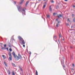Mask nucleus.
<instances>
[{
	"instance_id": "obj_11",
	"label": "nucleus",
	"mask_w": 75,
	"mask_h": 75,
	"mask_svg": "<svg viewBox=\"0 0 75 75\" xmlns=\"http://www.w3.org/2000/svg\"><path fill=\"white\" fill-rule=\"evenodd\" d=\"M46 2L45 3V4L44 5H43V8H45V6H46Z\"/></svg>"
},
{
	"instance_id": "obj_2",
	"label": "nucleus",
	"mask_w": 75,
	"mask_h": 75,
	"mask_svg": "<svg viewBox=\"0 0 75 75\" xmlns=\"http://www.w3.org/2000/svg\"><path fill=\"white\" fill-rule=\"evenodd\" d=\"M12 54L13 55V57H14V58L15 59L16 61H18V60L19 59H21L22 58V57L21 56V55L20 54H18V57L16 55V54H15V53L14 52H12Z\"/></svg>"
},
{
	"instance_id": "obj_13",
	"label": "nucleus",
	"mask_w": 75,
	"mask_h": 75,
	"mask_svg": "<svg viewBox=\"0 0 75 75\" xmlns=\"http://www.w3.org/2000/svg\"><path fill=\"white\" fill-rule=\"evenodd\" d=\"M28 2L27 1L26 3V4H25L26 6H27V4H28Z\"/></svg>"
},
{
	"instance_id": "obj_27",
	"label": "nucleus",
	"mask_w": 75,
	"mask_h": 75,
	"mask_svg": "<svg viewBox=\"0 0 75 75\" xmlns=\"http://www.w3.org/2000/svg\"><path fill=\"white\" fill-rule=\"evenodd\" d=\"M71 59H73V56H71Z\"/></svg>"
},
{
	"instance_id": "obj_26",
	"label": "nucleus",
	"mask_w": 75,
	"mask_h": 75,
	"mask_svg": "<svg viewBox=\"0 0 75 75\" xmlns=\"http://www.w3.org/2000/svg\"><path fill=\"white\" fill-rule=\"evenodd\" d=\"M29 53L30 55H31V52H30Z\"/></svg>"
},
{
	"instance_id": "obj_49",
	"label": "nucleus",
	"mask_w": 75,
	"mask_h": 75,
	"mask_svg": "<svg viewBox=\"0 0 75 75\" xmlns=\"http://www.w3.org/2000/svg\"><path fill=\"white\" fill-rule=\"evenodd\" d=\"M63 59H64V58L63 57Z\"/></svg>"
},
{
	"instance_id": "obj_48",
	"label": "nucleus",
	"mask_w": 75,
	"mask_h": 75,
	"mask_svg": "<svg viewBox=\"0 0 75 75\" xmlns=\"http://www.w3.org/2000/svg\"><path fill=\"white\" fill-rule=\"evenodd\" d=\"M30 57V56H29V57Z\"/></svg>"
},
{
	"instance_id": "obj_5",
	"label": "nucleus",
	"mask_w": 75,
	"mask_h": 75,
	"mask_svg": "<svg viewBox=\"0 0 75 75\" xmlns=\"http://www.w3.org/2000/svg\"><path fill=\"white\" fill-rule=\"evenodd\" d=\"M57 17L58 18H60V17H63V16H62V14H59L58 15H57Z\"/></svg>"
},
{
	"instance_id": "obj_50",
	"label": "nucleus",
	"mask_w": 75,
	"mask_h": 75,
	"mask_svg": "<svg viewBox=\"0 0 75 75\" xmlns=\"http://www.w3.org/2000/svg\"><path fill=\"white\" fill-rule=\"evenodd\" d=\"M71 27H72V26H71Z\"/></svg>"
},
{
	"instance_id": "obj_35",
	"label": "nucleus",
	"mask_w": 75,
	"mask_h": 75,
	"mask_svg": "<svg viewBox=\"0 0 75 75\" xmlns=\"http://www.w3.org/2000/svg\"><path fill=\"white\" fill-rule=\"evenodd\" d=\"M60 23V21H58V23Z\"/></svg>"
},
{
	"instance_id": "obj_30",
	"label": "nucleus",
	"mask_w": 75,
	"mask_h": 75,
	"mask_svg": "<svg viewBox=\"0 0 75 75\" xmlns=\"http://www.w3.org/2000/svg\"><path fill=\"white\" fill-rule=\"evenodd\" d=\"M20 69H21V71H22V70H23L22 69V68H20Z\"/></svg>"
},
{
	"instance_id": "obj_7",
	"label": "nucleus",
	"mask_w": 75,
	"mask_h": 75,
	"mask_svg": "<svg viewBox=\"0 0 75 75\" xmlns=\"http://www.w3.org/2000/svg\"><path fill=\"white\" fill-rule=\"evenodd\" d=\"M24 0H21V2L20 3V4H22L23 3V2H24Z\"/></svg>"
},
{
	"instance_id": "obj_4",
	"label": "nucleus",
	"mask_w": 75,
	"mask_h": 75,
	"mask_svg": "<svg viewBox=\"0 0 75 75\" xmlns=\"http://www.w3.org/2000/svg\"><path fill=\"white\" fill-rule=\"evenodd\" d=\"M9 55L10 57L9 58V59H10L11 60H12V56H11V53L9 52Z\"/></svg>"
},
{
	"instance_id": "obj_12",
	"label": "nucleus",
	"mask_w": 75,
	"mask_h": 75,
	"mask_svg": "<svg viewBox=\"0 0 75 75\" xmlns=\"http://www.w3.org/2000/svg\"><path fill=\"white\" fill-rule=\"evenodd\" d=\"M7 72H8L9 75H10V70H8L7 71Z\"/></svg>"
},
{
	"instance_id": "obj_46",
	"label": "nucleus",
	"mask_w": 75,
	"mask_h": 75,
	"mask_svg": "<svg viewBox=\"0 0 75 75\" xmlns=\"http://www.w3.org/2000/svg\"><path fill=\"white\" fill-rule=\"evenodd\" d=\"M74 33H75V30H74Z\"/></svg>"
},
{
	"instance_id": "obj_39",
	"label": "nucleus",
	"mask_w": 75,
	"mask_h": 75,
	"mask_svg": "<svg viewBox=\"0 0 75 75\" xmlns=\"http://www.w3.org/2000/svg\"><path fill=\"white\" fill-rule=\"evenodd\" d=\"M65 1H68V0H64Z\"/></svg>"
},
{
	"instance_id": "obj_20",
	"label": "nucleus",
	"mask_w": 75,
	"mask_h": 75,
	"mask_svg": "<svg viewBox=\"0 0 75 75\" xmlns=\"http://www.w3.org/2000/svg\"><path fill=\"white\" fill-rule=\"evenodd\" d=\"M4 47H7V45L5 44L4 45Z\"/></svg>"
},
{
	"instance_id": "obj_43",
	"label": "nucleus",
	"mask_w": 75,
	"mask_h": 75,
	"mask_svg": "<svg viewBox=\"0 0 75 75\" xmlns=\"http://www.w3.org/2000/svg\"><path fill=\"white\" fill-rule=\"evenodd\" d=\"M38 1H40V0H38Z\"/></svg>"
},
{
	"instance_id": "obj_8",
	"label": "nucleus",
	"mask_w": 75,
	"mask_h": 75,
	"mask_svg": "<svg viewBox=\"0 0 75 75\" xmlns=\"http://www.w3.org/2000/svg\"><path fill=\"white\" fill-rule=\"evenodd\" d=\"M53 38L54 40H55V39L56 40V39H57V36L54 35L53 37Z\"/></svg>"
},
{
	"instance_id": "obj_41",
	"label": "nucleus",
	"mask_w": 75,
	"mask_h": 75,
	"mask_svg": "<svg viewBox=\"0 0 75 75\" xmlns=\"http://www.w3.org/2000/svg\"><path fill=\"white\" fill-rule=\"evenodd\" d=\"M58 41L59 43H60V42H59V40H58Z\"/></svg>"
},
{
	"instance_id": "obj_9",
	"label": "nucleus",
	"mask_w": 75,
	"mask_h": 75,
	"mask_svg": "<svg viewBox=\"0 0 75 75\" xmlns=\"http://www.w3.org/2000/svg\"><path fill=\"white\" fill-rule=\"evenodd\" d=\"M12 66H13V67H16V65L15 64L13 63H12Z\"/></svg>"
},
{
	"instance_id": "obj_28",
	"label": "nucleus",
	"mask_w": 75,
	"mask_h": 75,
	"mask_svg": "<svg viewBox=\"0 0 75 75\" xmlns=\"http://www.w3.org/2000/svg\"><path fill=\"white\" fill-rule=\"evenodd\" d=\"M66 25H67V26H68V25H69V24H68V23H66Z\"/></svg>"
},
{
	"instance_id": "obj_45",
	"label": "nucleus",
	"mask_w": 75,
	"mask_h": 75,
	"mask_svg": "<svg viewBox=\"0 0 75 75\" xmlns=\"http://www.w3.org/2000/svg\"><path fill=\"white\" fill-rule=\"evenodd\" d=\"M41 0H40V1H41Z\"/></svg>"
},
{
	"instance_id": "obj_19",
	"label": "nucleus",
	"mask_w": 75,
	"mask_h": 75,
	"mask_svg": "<svg viewBox=\"0 0 75 75\" xmlns=\"http://www.w3.org/2000/svg\"><path fill=\"white\" fill-rule=\"evenodd\" d=\"M2 57L3 58H4V59H5V57H5V56H4V55H3Z\"/></svg>"
},
{
	"instance_id": "obj_24",
	"label": "nucleus",
	"mask_w": 75,
	"mask_h": 75,
	"mask_svg": "<svg viewBox=\"0 0 75 75\" xmlns=\"http://www.w3.org/2000/svg\"><path fill=\"white\" fill-rule=\"evenodd\" d=\"M62 66H63V68H65V65H64V64L63 65H62Z\"/></svg>"
},
{
	"instance_id": "obj_22",
	"label": "nucleus",
	"mask_w": 75,
	"mask_h": 75,
	"mask_svg": "<svg viewBox=\"0 0 75 75\" xmlns=\"http://www.w3.org/2000/svg\"><path fill=\"white\" fill-rule=\"evenodd\" d=\"M47 18H49V17H50V15H47Z\"/></svg>"
},
{
	"instance_id": "obj_31",
	"label": "nucleus",
	"mask_w": 75,
	"mask_h": 75,
	"mask_svg": "<svg viewBox=\"0 0 75 75\" xmlns=\"http://www.w3.org/2000/svg\"><path fill=\"white\" fill-rule=\"evenodd\" d=\"M67 21H69V18H68V19H67Z\"/></svg>"
},
{
	"instance_id": "obj_14",
	"label": "nucleus",
	"mask_w": 75,
	"mask_h": 75,
	"mask_svg": "<svg viewBox=\"0 0 75 75\" xmlns=\"http://www.w3.org/2000/svg\"><path fill=\"white\" fill-rule=\"evenodd\" d=\"M12 75H15V74L14 73V72L13 71L12 72Z\"/></svg>"
},
{
	"instance_id": "obj_44",
	"label": "nucleus",
	"mask_w": 75,
	"mask_h": 75,
	"mask_svg": "<svg viewBox=\"0 0 75 75\" xmlns=\"http://www.w3.org/2000/svg\"><path fill=\"white\" fill-rule=\"evenodd\" d=\"M63 40H64V39H63Z\"/></svg>"
},
{
	"instance_id": "obj_32",
	"label": "nucleus",
	"mask_w": 75,
	"mask_h": 75,
	"mask_svg": "<svg viewBox=\"0 0 75 75\" xmlns=\"http://www.w3.org/2000/svg\"><path fill=\"white\" fill-rule=\"evenodd\" d=\"M56 14L55 13H53V16H54V15H55Z\"/></svg>"
},
{
	"instance_id": "obj_36",
	"label": "nucleus",
	"mask_w": 75,
	"mask_h": 75,
	"mask_svg": "<svg viewBox=\"0 0 75 75\" xmlns=\"http://www.w3.org/2000/svg\"><path fill=\"white\" fill-rule=\"evenodd\" d=\"M56 21H58V19L57 18L56 19Z\"/></svg>"
},
{
	"instance_id": "obj_16",
	"label": "nucleus",
	"mask_w": 75,
	"mask_h": 75,
	"mask_svg": "<svg viewBox=\"0 0 75 75\" xmlns=\"http://www.w3.org/2000/svg\"><path fill=\"white\" fill-rule=\"evenodd\" d=\"M36 75H38V72L37 70L36 71Z\"/></svg>"
},
{
	"instance_id": "obj_18",
	"label": "nucleus",
	"mask_w": 75,
	"mask_h": 75,
	"mask_svg": "<svg viewBox=\"0 0 75 75\" xmlns=\"http://www.w3.org/2000/svg\"><path fill=\"white\" fill-rule=\"evenodd\" d=\"M9 51H11V52L12 51V50L10 48L9 49Z\"/></svg>"
},
{
	"instance_id": "obj_29",
	"label": "nucleus",
	"mask_w": 75,
	"mask_h": 75,
	"mask_svg": "<svg viewBox=\"0 0 75 75\" xmlns=\"http://www.w3.org/2000/svg\"><path fill=\"white\" fill-rule=\"evenodd\" d=\"M51 2H52V3H54V1H53V0H52L51 1Z\"/></svg>"
},
{
	"instance_id": "obj_1",
	"label": "nucleus",
	"mask_w": 75,
	"mask_h": 75,
	"mask_svg": "<svg viewBox=\"0 0 75 75\" xmlns=\"http://www.w3.org/2000/svg\"><path fill=\"white\" fill-rule=\"evenodd\" d=\"M17 6L18 11L20 12L21 11V10L22 15L23 16H24V14H25V11L24 10V8H22V7L21 6H20V5H18Z\"/></svg>"
},
{
	"instance_id": "obj_10",
	"label": "nucleus",
	"mask_w": 75,
	"mask_h": 75,
	"mask_svg": "<svg viewBox=\"0 0 75 75\" xmlns=\"http://www.w3.org/2000/svg\"><path fill=\"white\" fill-rule=\"evenodd\" d=\"M49 9L50 11H52V8H51V6H50Z\"/></svg>"
},
{
	"instance_id": "obj_15",
	"label": "nucleus",
	"mask_w": 75,
	"mask_h": 75,
	"mask_svg": "<svg viewBox=\"0 0 75 75\" xmlns=\"http://www.w3.org/2000/svg\"><path fill=\"white\" fill-rule=\"evenodd\" d=\"M4 64H5V66L7 67V64H6V62H4Z\"/></svg>"
},
{
	"instance_id": "obj_17",
	"label": "nucleus",
	"mask_w": 75,
	"mask_h": 75,
	"mask_svg": "<svg viewBox=\"0 0 75 75\" xmlns=\"http://www.w3.org/2000/svg\"><path fill=\"white\" fill-rule=\"evenodd\" d=\"M59 38H61V37H62L61 36V34H59Z\"/></svg>"
},
{
	"instance_id": "obj_6",
	"label": "nucleus",
	"mask_w": 75,
	"mask_h": 75,
	"mask_svg": "<svg viewBox=\"0 0 75 75\" xmlns=\"http://www.w3.org/2000/svg\"><path fill=\"white\" fill-rule=\"evenodd\" d=\"M61 62L62 65H63L64 64V60H61Z\"/></svg>"
},
{
	"instance_id": "obj_38",
	"label": "nucleus",
	"mask_w": 75,
	"mask_h": 75,
	"mask_svg": "<svg viewBox=\"0 0 75 75\" xmlns=\"http://www.w3.org/2000/svg\"><path fill=\"white\" fill-rule=\"evenodd\" d=\"M73 7L75 8V5H73Z\"/></svg>"
},
{
	"instance_id": "obj_3",
	"label": "nucleus",
	"mask_w": 75,
	"mask_h": 75,
	"mask_svg": "<svg viewBox=\"0 0 75 75\" xmlns=\"http://www.w3.org/2000/svg\"><path fill=\"white\" fill-rule=\"evenodd\" d=\"M18 39H19L20 41H21L22 43V45L23 44H25V42H24V40H23V39L21 37V36H18Z\"/></svg>"
},
{
	"instance_id": "obj_34",
	"label": "nucleus",
	"mask_w": 75,
	"mask_h": 75,
	"mask_svg": "<svg viewBox=\"0 0 75 75\" xmlns=\"http://www.w3.org/2000/svg\"><path fill=\"white\" fill-rule=\"evenodd\" d=\"M72 65H73V67H74V66H75V65H74V64H73Z\"/></svg>"
},
{
	"instance_id": "obj_25",
	"label": "nucleus",
	"mask_w": 75,
	"mask_h": 75,
	"mask_svg": "<svg viewBox=\"0 0 75 75\" xmlns=\"http://www.w3.org/2000/svg\"><path fill=\"white\" fill-rule=\"evenodd\" d=\"M5 49L6 50H8V48H5Z\"/></svg>"
},
{
	"instance_id": "obj_23",
	"label": "nucleus",
	"mask_w": 75,
	"mask_h": 75,
	"mask_svg": "<svg viewBox=\"0 0 75 75\" xmlns=\"http://www.w3.org/2000/svg\"><path fill=\"white\" fill-rule=\"evenodd\" d=\"M26 51L27 52H28V49H27L26 50Z\"/></svg>"
},
{
	"instance_id": "obj_37",
	"label": "nucleus",
	"mask_w": 75,
	"mask_h": 75,
	"mask_svg": "<svg viewBox=\"0 0 75 75\" xmlns=\"http://www.w3.org/2000/svg\"><path fill=\"white\" fill-rule=\"evenodd\" d=\"M23 47H25V45H23Z\"/></svg>"
},
{
	"instance_id": "obj_47",
	"label": "nucleus",
	"mask_w": 75,
	"mask_h": 75,
	"mask_svg": "<svg viewBox=\"0 0 75 75\" xmlns=\"http://www.w3.org/2000/svg\"><path fill=\"white\" fill-rule=\"evenodd\" d=\"M74 15V14H73V16Z\"/></svg>"
},
{
	"instance_id": "obj_21",
	"label": "nucleus",
	"mask_w": 75,
	"mask_h": 75,
	"mask_svg": "<svg viewBox=\"0 0 75 75\" xmlns=\"http://www.w3.org/2000/svg\"><path fill=\"white\" fill-rule=\"evenodd\" d=\"M2 48H1V50H4L5 48L4 47H1Z\"/></svg>"
},
{
	"instance_id": "obj_33",
	"label": "nucleus",
	"mask_w": 75,
	"mask_h": 75,
	"mask_svg": "<svg viewBox=\"0 0 75 75\" xmlns=\"http://www.w3.org/2000/svg\"><path fill=\"white\" fill-rule=\"evenodd\" d=\"M56 27H58V24L56 25Z\"/></svg>"
},
{
	"instance_id": "obj_42",
	"label": "nucleus",
	"mask_w": 75,
	"mask_h": 75,
	"mask_svg": "<svg viewBox=\"0 0 75 75\" xmlns=\"http://www.w3.org/2000/svg\"><path fill=\"white\" fill-rule=\"evenodd\" d=\"M70 48H72V47L71 46Z\"/></svg>"
},
{
	"instance_id": "obj_40",
	"label": "nucleus",
	"mask_w": 75,
	"mask_h": 75,
	"mask_svg": "<svg viewBox=\"0 0 75 75\" xmlns=\"http://www.w3.org/2000/svg\"><path fill=\"white\" fill-rule=\"evenodd\" d=\"M14 3H15V4H16V2H14Z\"/></svg>"
}]
</instances>
